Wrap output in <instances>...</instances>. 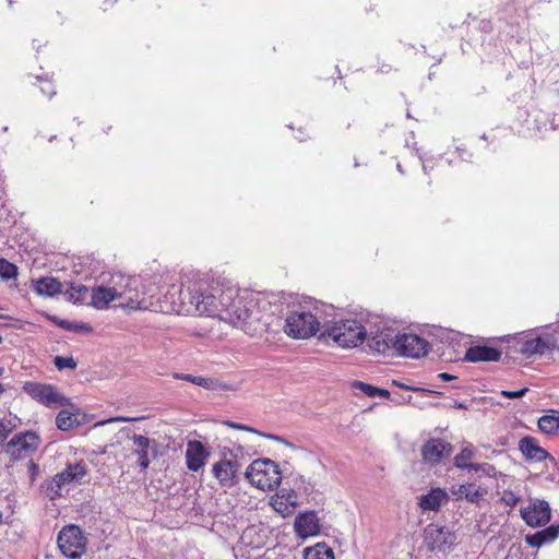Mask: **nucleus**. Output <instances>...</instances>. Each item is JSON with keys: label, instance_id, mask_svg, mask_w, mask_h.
<instances>
[{"label": "nucleus", "instance_id": "obj_3", "mask_svg": "<svg viewBox=\"0 0 559 559\" xmlns=\"http://www.w3.org/2000/svg\"><path fill=\"white\" fill-rule=\"evenodd\" d=\"M365 326L366 322L362 324L353 319L337 321H328L326 319L321 336L332 338L341 347L353 348L365 341Z\"/></svg>", "mask_w": 559, "mask_h": 559}, {"label": "nucleus", "instance_id": "obj_31", "mask_svg": "<svg viewBox=\"0 0 559 559\" xmlns=\"http://www.w3.org/2000/svg\"><path fill=\"white\" fill-rule=\"evenodd\" d=\"M58 429L68 431L80 425L78 416L69 411L62 409L56 417Z\"/></svg>", "mask_w": 559, "mask_h": 559}, {"label": "nucleus", "instance_id": "obj_50", "mask_svg": "<svg viewBox=\"0 0 559 559\" xmlns=\"http://www.w3.org/2000/svg\"><path fill=\"white\" fill-rule=\"evenodd\" d=\"M397 170L403 174V169H402V166L400 164L397 165Z\"/></svg>", "mask_w": 559, "mask_h": 559}, {"label": "nucleus", "instance_id": "obj_25", "mask_svg": "<svg viewBox=\"0 0 559 559\" xmlns=\"http://www.w3.org/2000/svg\"><path fill=\"white\" fill-rule=\"evenodd\" d=\"M116 300L111 286H97L91 290V305L96 309H105L109 302Z\"/></svg>", "mask_w": 559, "mask_h": 559}, {"label": "nucleus", "instance_id": "obj_42", "mask_svg": "<svg viewBox=\"0 0 559 559\" xmlns=\"http://www.w3.org/2000/svg\"><path fill=\"white\" fill-rule=\"evenodd\" d=\"M228 427L230 428H234V429H239V430H246V431H250V432H254V433H259V431H257L255 429L249 427V426H246V425H242V424H238V423H234V421H226L225 423Z\"/></svg>", "mask_w": 559, "mask_h": 559}, {"label": "nucleus", "instance_id": "obj_30", "mask_svg": "<svg viewBox=\"0 0 559 559\" xmlns=\"http://www.w3.org/2000/svg\"><path fill=\"white\" fill-rule=\"evenodd\" d=\"M66 294L68 299L74 304H84L91 298L90 289L82 284H71Z\"/></svg>", "mask_w": 559, "mask_h": 559}, {"label": "nucleus", "instance_id": "obj_16", "mask_svg": "<svg viewBox=\"0 0 559 559\" xmlns=\"http://www.w3.org/2000/svg\"><path fill=\"white\" fill-rule=\"evenodd\" d=\"M452 450L453 448L448 441L433 438L421 447V455L425 462L438 464L442 459L450 456Z\"/></svg>", "mask_w": 559, "mask_h": 559}, {"label": "nucleus", "instance_id": "obj_17", "mask_svg": "<svg viewBox=\"0 0 559 559\" xmlns=\"http://www.w3.org/2000/svg\"><path fill=\"white\" fill-rule=\"evenodd\" d=\"M209 456L210 452L201 441H188L186 450V464L189 471L199 472L202 469Z\"/></svg>", "mask_w": 559, "mask_h": 559}, {"label": "nucleus", "instance_id": "obj_44", "mask_svg": "<svg viewBox=\"0 0 559 559\" xmlns=\"http://www.w3.org/2000/svg\"><path fill=\"white\" fill-rule=\"evenodd\" d=\"M274 509L280 513H285L288 511V506L285 504L283 501L274 500L273 502Z\"/></svg>", "mask_w": 559, "mask_h": 559}, {"label": "nucleus", "instance_id": "obj_10", "mask_svg": "<svg viewBox=\"0 0 559 559\" xmlns=\"http://www.w3.org/2000/svg\"><path fill=\"white\" fill-rule=\"evenodd\" d=\"M23 391L47 407H58L67 403V399L51 384L28 381L24 383Z\"/></svg>", "mask_w": 559, "mask_h": 559}, {"label": "nucleus", "instance_id": "obj_18", "mask_svg": "<svg viewBox=\"0 0 559 559\" xmlns=\"http://www.w3.org/2000/svg\"><path fill=\"white\" fill-rule=\"evenodd\" d=\"M133 442V453L138 455V464L142 469H146L150 466L151 457L156 455V442L142 435H133L131 437Z\"/></svg>", "mask_w": 559, "mask_h": 559}, {"label": "nucleus", "instance_id": "obj_14", "mask_svg": "<svg viewBox=\"0 0 559 559\" xmlns=\"http://www.w3.org/2000/svg\"><path fill=\"white\" fill-rule=\"evenodd\" d=\"M240 464L236 459H222L213 465L212 472L223 487H233L238 483Z\"/></svg>", "mask_w": 559, "mask_h": 559}, {"label": "nucleus", "instance_id": "obj_48", "mask_svg": "<svg viewBox=\"0 0 559 559\" xmlns=\"http://www.w3.org/2000/svg\"><path fill=\"white\" fill-rule=\"evenodd\" d=\"M377 396H381L382 399H389L390 392L388 390L378 388Z\"/></svg>", "mask_w": 559, "mask_h": 559}, {"label": "nucleus", "instance_id": "obj_9", "mask_svg": "<svg viewBox=\"0 0 559 559\" xmlns=\"http://www.w3.org/2000/svg\"><path fill=\"white\" fill-rule=\"evenodd\" d=\"M399 355L419 358L428 353V342L414 333H400L396 331V337L393 348Z\"/></svg>", "mask_w": 559, "mask_h": 559}, {"label": "nucleus", "instance_id": "obj_11", "mask_svg": "<svg viewBox=\"0 0 559 559\" xmlns=\"http://www.w3.org/2000/svg\"><path fill=\"white\" fill-rule=\"evenodd\" d=\"M39 445V438L35 432L25 431L15 435L5 445V453L13 460H22L34 453Z\"/></svg>", "mask_w": 559, "mask_h": 559}, {"label": "nucleus", "instance_id": "obj_24", "mask_svg": "<svg viewBox=\"0 0 559 559\" xmlns=\"http://www.w3.org/2000/svg\"><path fill=\"white\" fill-rule=\"evenodd\" d=\"M447 500L448 495L443 490L436 488L423 495L419 498L418 504L424 511H438Z\"/></svg>", "mask_w": 559, "mask_h": 559}, {"label": "nucleus", "instance_id": "obj_39", "mask_svg": "<svg viewBox=\"0 0 559 559\" xmlns=\"http://www.w3.org/2000/svg\"><path fill=\"white\" fill-rule=\"evenodd\" d=\"M466 469L474 471L476 473L481 472L487 475H490V473L495 469L492 465L490 464H478V463H471Z\"/></svg>", "mask_w": 559, "mask_h": 559}, {"label": "nucleus", "instance_id": "obj_28", "mask_svg": "<svg viewBox=\"0 0 559 559\" xmlns=\"http://www.w3.org/2000/svg\"><path fill=\"white\" fill-rule=\"evenodd\" d=\"M538 428L546 435H559V413L542 416Z\"/></svg>", "mask_w": 559, "mask_h": 559}, {"label": "nucleus", "instance_id": "obj_49", "mask_svg": "<svg viewBox=\"0 0 559 559\" xmlns=\"http://www.w3.org/2000/svg\"><path fill=\"white\" fill-rule=\"evenodd\" d=\"M428 168H429L428 160H424L423 162V169H424V171L427 173Z\"/></svg>", "mask_w": 559, "mask_h": 559}, {"label": "nucleus", "instance_id": "obj_20", "mask_svg": "<svg viewBox=\"0 0 559 559\" xmlns=\"http://www.w3.org/2000/svg\"><path fill=\"white\" fill-rule=\"evenodd\" d=\"M501 355L502 353L495 347L475 345L466 350L464 359L471 362L499 361Z\"/></svg>", "mask_w": 559, "mask_h": 559}, {"label": "nucleus", "instance_id": "obj_13", "mask_svg": "<svg viewBox=\"0 0 559 559\" xmlns=\"http://www.w3.org/2000/svg\"><path fill=\"white\" fill-rule=\"evenodd\" d=\"M521 518L531 527L546 525L551 518L550 506L546 500L533 499L526 508H522Z\"/></svg>", "mask_w": 559, "mask_h": 559}, {"label": "nucleus", "instance_id": "obj_45", "mask_svg": "<svg viewBox=\"0 0 559 559\" xmlns=\"http://www.w3.org/2000/svg\"><path fill=\"white\" fill-rule=\"evenodd\" d=\"M261 436L267 438V439H271V440H275V441H278V442H283L287 445H292L287 440H285L283 437L281 436H275V435H270V433H260Z\"/></svg>", "mask_w": 559, "mask_h": 559}, {"label": "nucleus", "instance_id": "obj_6", "mask_svg": "<svg viewBox=\"0 0 559 559\" xmlns=\"http://www.w3.org/2000/svg\"><path fill=\"white\" fill-rule=\"evenodd\" d=\"M245 475L252 486L263 491L274 490L282 480L280 466L270 459L253 461Z\"/></svg>", "mask_w": 559, "mask_h": 559}, {"label": "nucleus", "instance_id": "obj_8", "mask_svg": "<svg viewBox=\"0 0 559 559\" xmlns=\"http://www.w3.org/2000/svg\"><path fill=\"white\" fill-rule=\"evenodd\" d=\"M86 538L80 527L70 525L62 528L58 535V546L69 558H79L85 550Z\"/></svg>", "mask_w": 559, "mask_h": 559}, {"label": "nucleus", "instance_id": "obj_36", "mask_svg": "<svg viewBox=\"0 0 559 559\" xmlns=\"http://www.w3.org/2000/svg\"><path fill=\"white\" fill-rule=\"evenodd\" d=\"M501 501L509 507H514L520 501V496L511 490H504L501 497Z\"/></svg>", "mask_w": 559, "mask_h": 559}, {"label": "nucleus", "instance_id": "obj_12", "mask_svg": "<svg viewBox=\"0 0 559 559\" xmlns=\"http://www.w3.org/2000/svg\"><path fill=\"white\" fill-rule=\"evenodd\" d=\"M424 540L431 551L445 552L455 544L456 536L449 528L431 523L425 528Z\"/></svg>", "mask_w": 559, "mask_h": 559}, {"label": "nucleus", "instance_id": "obj_15", "mask_svg": "<svg viewBox=\"0 0 559 559\" xmlns=\"http://www.w3.org/2000/svg\"><path fill=\"white\" fill-rule=\"evenodd\" d=\"M519 345L518 350L527 358L545 355L557 346L555 337L550 334L522 340Z\"/></svg>", "mask_w": 559, "mask_h": 559}, {"label": "nucleus", "instance_id": "obj_47", "mask_svg": "<svg viewBox=\"0 0 559 559\" xmlns=\"http://www.w3.org/2000/svg\"><path fill=\"white\" fill-rule=\"evenodd\" d=\"M438 378L441 379L442 381H450L455 379L456 377L447 372H441L438 374Z\"/></svg>", "mask_w": 559, "mask_h": 559}, {"label": "nucleus", "instance_id": "obj_46", "mask_svg": "<svg viewBox=\"0 0 559 559\" xmlns=\"http://www.w3.org/2000/svg\"><path fill=\"white\" fill-rule=\"evenodd\" d=\"M38 469H39V468H38V465H37V464H35L33 461H31V462H29V464H28V471H29V473H31V477H32V478H34V477H35V475H37Z\"/></svg>", "mask_w": 559, "mask_h": 559}, {"label": "nucleus", "instance_id": "obj_43", "mask_svg": "<svg viewBox=\"0 0 559 559\" xmlns=\"http://www.w3.org/2000/svg\"><path fill=\"white\" fill-rule=\"evenodd\" d=\"M40 91L44 95L49 97H52L56 94L53 85L48 81L44 82L43 86H40Z\"/></svg>", "mask_w": 559, "mask_h": 559}, {"label": "nucleus", "instance_id": "obj_7", "mask_svg": "<svg viewBox=\"0 0 559 559\" xmlns=\"http://www.w3.org/2000/svg\"><path fill=\"white\" fill-rule=\"evenodd\" d=\"M87 474L86 464L83 462L68 464L67 467L48 480L45 486L46 495L51 499L62 496V489L70 486L81 484Z\"/></svg>", "mask_w": 559, "mask_h": 559}, {"label": "nucleus", "instance_id": "obj_2", "mask_svg": "<svg viewBox=\"0 0 559 559\" xmlns=\"http://www.w3.org/2000/svg\"><path fill=\"white\" fill-rule=\"evenodd\" d=\"M333 306L319 301H309L298 310L289 312L285 319L284 332L293 338L305 340L314 335L320 328L323 329Z\"/></svg>", "mask_w": 559, "mask_h": 559}, {"label": "nucleus", "instance_id": "obj_40", "mask_svg": "<svg viewBox=\"0 0 559 559\" xmlns=\"http://www.w3.org/2000/svg\"><path fill=\"white\" fill-rule=\"evenodd\" d=\"M134 420H138V418L117 416V417L109 418L107 420H100L95 426H104L109 423H131Z\"/></svg>", "mask_w": 559, "mask_h": 559}, {"label": "nucleus", "instance_id": "obj_37", "mask_svg": "<svg viewBox=\"0 0 559 559\" xmlns=\"http://www.w3.org/2000/svg\"><path fill=\"white\" fill-rule=\"evenodd\" d=\"M59 325L68 331H91V328L87 324H80L69 321H60Z\"/></svg>", "mask_w": 559, "mask_h": 559}, {"label": "nucleus", "instance_id": "obj_23", "mask_svg": "<svg viewBox=\"0 0 559 559\" xmlns=\"http://www.w3.org/2000/svg\"><path fill=\"white\" fill-rule=\"evenodd\" d=\"M519 448L523 455L536 462H542L547 457V452L539 447L537 440L533 437H524L519 442Z\"/></svg>", "mask_w": 559, "mask_h": 559}, {"label": "nucleus", "instance_id": "obj_35", "mask_svg": "<svg viewBox=\"0 0 559 559\" xmlns=\"http://www.w3.org/2000/svg\"><path fill=\"white\" fill-rule=\"evenodd\" d=\"M354 386L359 389L367 396H370V397L377 396L378 388H376V386H373L371 384L357 381V382L354 383Z\"/></svg>", "mask_w": 559, "mask_h": 559}, {"label": "nucleus", "instance_id": "obj_19", "mask_svg": "<svg viewBox=\"0 0 559 559\" xmlns=\"http://www.w3.org/2000/svg\"><path fill=\"white\" fill-rule=\"evenodd\" d=\"M294 528L301 538L316 536L320 533V520L314 511H308L296 516Z\"/></svg>", "mask_w": 559, "mask_h": 559}, {"label": "nucleus", "instance_id": "obj_5", "mask_svg": "<svg viewBox=\"0 0 559 559\" xmlns=\"http://www.w3.org/2000/svg\"><path fill=\"white\" fill-rule=\"evenodd\" d=\"M366 338L370 352L385 354L393 348L396 330L380 317H370L366 320Z\"/></svg>", "mask_w": 559, "mask_h": 559}, {"label": "nucleus", "instance_id": "obj_21", "mask_svg": "<svg viewBox=\"0 0 559 559\" xmlns=\"http://www.w3.org/2000/svg\"><path fill=\"white\" fill-rule=\"evenodd\" d=\"M33 290L43 297H53L62 292V284L55 277L43 276L32 281Z\"/></svg>", "mask_w": 559, "mask_h": 559}, {"label": "nucleus", "instance_id": "obj_27", "mask_svg": "<svg viewBox=\"0 0 559 559\" xmlns=\"http://www.w3.org/2000/svg\"><path fill=\"white\" fill-rule=\"evenodd\" d=\"M174 378L191 382L209 390H215L221 386L218 381L212 378L197 377L188 373H174Z\"/></svg>", "mask_w": 559, "mask_h": 559}, {"label": "nucleus", "instance_id": "obj_38", "mask_svg": "<svg viewBox=\"0 0 559 559\" xmlns=\"http://www.w3.org/2000/svg\"><path fill=\"white\" fill-rule=\"evenodd\" d=\"M12 429L10 420L0 419V444L9 437Z\"/></svg>", "mask_w": 559, "mask_h": 559}, {"label": "nucleus", "instance_id": "obj_53", "mask_svg": "<svg viewBox=\"0 0 559 559\" xmlns=\"http://www.w3.org/2000/svg\"><path fill=\"white\" fill-rule=\"evenodd\" d=\"M457 407L459 408H464V405L460 403V404H457Z\"/></svg>", "mask_w": 559, "mask_h": 559}, {"label": "nucleus", "instance_id": "obj_51", "mask_svg": "<svg viewBox=\"0 0 559 559\" xmlns=\"http://www.w3.org/2000/svg\"><path fill=\"white\" fill-rule=\"evenodd\" d=\"M4 373V368H0V377Z\"/></svg>", "mask_w": 559, "mask_h": 559}, {"label": "nucleus", "instance_id": "obj_26", "mask_svg": "<svg viewBox=\"0 0 559 559\" xmlns=\"http://www.w3.org/2000/svg\"><path fill=\"white\" fill-rule=\"evenodd\" d=\"M456 499H466L468 502H478L483 498V492L475 484H462L453 486L451 489Z\"/></svg>", "mask_w": 559, "mask_h": 559}, {"label": "nucleus", "instance_id": "obj_1", "mask_svg": "<svg viewBox=\"0 0 559 559\" xmlns=\"http://www.w3.org/2000/svg\"><path fill=\"white\" fill-rule=\"evenodd\" d=\"M164 311L178 314H204L218 318L233 326L246 329L247 324L261 322L267 326L272 324L269 314H261L271 308V301L265 298L247 299L238 296L233 287L223 289L213 286L199 273L187 274L179 286L171 287L164 295Z\"/></svg>", "mask_w": 559, "mask_h": 559}, {"label": "nucleus", "instance_id": "obj_29", "mask_svg": "<svg viewBox=\"0 0 559 559\" xmlns=\"http://www.w3.org/2000/svg\"><path fill=\"white\" fill-rule=\"evenodd\" d=\"M305 559H334L332 548L325 544H317L313 547H308L304 550Z\"/></svg>", "mask_w": 559, "mask_h": 559}, {"label": "nucleus", "instance_id": "obj_54", "mask_svg": "<svg viewBox=\"0 0 559 559\" xmlns=\"http://www.w3.org/2000/svg\"><path fill=\"white\" fill-rule=\"evenodd\" d=\"M2 523V513L0 512V524Z\"/></svg>", "mask_w": 559, "mask_h": 559}, {"label": "nucleus", "instance_id": "obj_33", "mask_svg": "<svg viewBox=\"0 0 559 559\" xmlns=\"http://www.w3.org/2000/svg\"><path fill=\"white\" fill-rule=\"evenodd\" d=\"M17 275V267L5 259L0 258V277L3 280L15 278Z\"/></svg>", "mask_w": 559, "mask_h": 559}, {"label": "nucleus", "instance_id": "obj_22", "mask_svg": "<svg viewBox=\"0 0 559 559\" xmlns=\"http://www.w3.org/2000/svg\"><path fill=\"white\" fill-rule=\"evenodd\" d=\"M559 536V524H552L542 531L525 536V542L531 547H542L552 543Z\"/></svg>", "mask_w": 559, "mask_h": 559}, {"label": "nucleus", "instance_id": "obj_52", "mask_svg": "<svg viewBox=\"0 0 559 559\" xmlns=\"http://www.w3.org/2000/svg\"><path fill=\"white\" fill-rule=\"evenodd\" d=\"M4 391L2 384L0 383V394Z\"/></svg>", "mask_w": 559, "mask_h": 559}, {"label": "nucleus", "instance_id": "obj_41", "mask_svg": "<svg viewBox=\"0 0 559 559\" xmlns=\"http://www.w3.org/2000/svg\"><path fill=\"white\" fill-rule=\"evenodd\" d=\"M528 391L527 388H523L521 390H518V391H507V390H503L501 391V395L507 397V399H520V397H523L526 392Z\"/></svg>", "mask_w": 559, "mask_h": 559}, {"label": "nucleus", "instance_id": "obj_4", "mask_svg": "<svg viewBox=\"0 0 559 559\" xmlns=\"http://www.w3.org/2000/svg\"><path fill=\"white\" fill-rule=\"evenodd\" d=\"M116 300H121L120 306L130 310H146L150 305L141 297L139 287L141 281L136 276L116 273L109 281Z\"/></svg>", "mask_w": 559, "mask_h": 559}, {"label": "nucleus", "instance_id": "obj_34", "mask_svg": "<svg viewBox=\"0 0 559 559\" xmlns=\"http://www.w3.org/2000/svg\"><path fill=\"white\" fill-rule=\"evenodd\" d=\"M53 364L58 370L71 369L74 370L78 366L73 357L56 356Z\"/></svg>", "mask_w": 559, "mask_h": 559}, {"label": "nucleus", "instance_id": "obj_55", "mask_svg": "<svg viewBox=\"0 0 559 559\" xmlns=\"http://www.w3.org/2000/svg\"><path fill=\"white\" fill-rule=\"evenodd\" d=\"M2 342V337L0 336V343Z\"/></svg>", "mask_w": 559, "mask_h": 559}, {"label": "nucleus", "instance_id": "obj_32", "mask_svg": "<svg viewBox=\"0 0 559 559\" xmlns=\"http://www.w3.org/2000/svg\"><path fill=\"white\" fill-rule=\"evenodd\" d=\"M475 457V451L472 444L464 447L454 457V466L460 469H466L471 461Z\"/></svg>", "mask_w": 559, "mask_h": 559}]
</instances>
